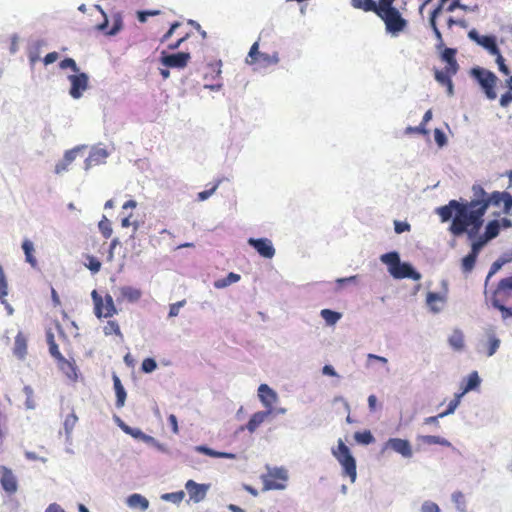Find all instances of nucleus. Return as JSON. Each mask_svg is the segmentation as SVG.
Segmentation results:
<instances>
[{
  "instance_id": "nucleus-1",
  "label": "nucleus",
  "mask_w": 512,
  "mask_h": 512,
  "mask_svg": "<svg viewBox=\"0 0 512 512\" xmlns=\"http://www.w3.org/2000/svg\"><path fill=\"white\" fill-rule=\"evenodd\" d=\"M486 211L487 204L463 199L450 200L448 204L436 209L441 222L451 221L448 228L451 235L459 237L467 234L469 239L474 238L481 230Z\"/></svg>"
},
{
  "instance_id": "nucleus-2",
  "label": "nucleus",
  "mask_w": 512,
  "mask_h": 512,
  "mask_svg": "<svg viewBox=\"0 0 512 512\" xmlns=\"http://www.w3.org/2000/svg\"><path fill=\"white\" fill-rule=\"evenodd\" d=\"M351 5L355 9L374 13L383 21L385 31L392 36H398L408 27L405 18L408 0H351Z\"/></svg>"
},
{
  "instance_id": "nucleus-3",
  "label": "nucleus",
  "mask_w": 512,
  "mask_h": 512,
  "mask_svg": "<svg viewBox=\"0 0 512 512\" xmlns=\"http://www.w3.org/2000/svg\"><path fill=\"white\" fill-rule=\"evenodd\" d=\"M332 453L341 464L343 475L348 476L352 483L355 482L357 477L356 460L342 439L338 440L337 448L333 449Z\"/></svg>"
},
{
  "instance_id": "nucleus-4",
  "label": "nucleus",
  "mask_w": 512,
  "mask_h": 512,
  "mask_svg": "<svg viewBox=\"0 0 512 512\" xmlns=\"http://www.w3.org/2000/svg\"><path fill=\"white\" fill-rule=\"evenodd\" d=\"M279 61L278 51H273L271 53L259 51V41L253 43L246 58L247 64L258 65L262 68L277 65Z\"/></svg>"
},
{
  "instance_id": "nucleus-5",
  "label": "nucleus",
  "mask_w": 512,
  "mask_h": 512,
  "mask_svg": "<svg viewBox=\"0 0 512 512\" xmlns=\"http://www.w3.org/2000/svg\"><path fill=\"white\" fill-rule=\"evenodd\" d=\"M471 74L480 84L486 97L489 100L496 99L497 94L495 87L498 81L497 76L493 72L483 68H474L472 69Z\"/></svg>"
},
{
  "instance_id": "nucleus-6",
  "label": "nucleus",
  "mask_w": 512,
  "mask_h": 512,
  "mask_svg": "<svg viewBox=\"0 0 512 512\" xmlns=\"http://www.w3.org/2000/svg\"><path fill=\"white\" fill-rule=\"evenodd\" d=\"M263 482V490H282L286 487L288 475L283 468L269 469L266 474L261 476Z\"/></svg>"
},
{
  "instance_id": "nucleus-7",
  "label": "nucleus",
  "mask_w": 512,
  "mask_h": 512,
  "mask_svg": "<svg viewBox=\"0 0 512 512\" xmlns=\"http://www.w3.org/2000/svg\"><path fill=\"white\" fill-rule=\"evenodd\" d=\"M91 297L94 302V313L98 318H110L117 313L114 301L111 295L106 294L102 297L96 290H93Z\"/></svg>"
},
{
  "instance_id": "nucleus-8",
  "label": "nucleus",
  "mask_w": 512,
  "mask_h": 512,
  "mask_svg": "<svg viewBox=\"0 0 512 512\" xmlns=\"http://www.w3.org/2000/svg\"><path fill=\"white\" fill-rule=\"evenodd\" d=\"M221 67V60H217L206 65L203 76L204 80L206 81L204 84L205 88L212 91H218L222 88V83L220 82L222 73Z\"/></svg>"
},
{
  "instance_id": "nucleus-9",
  "label": "nucleus",
  "mask_w": 512,
  "mask_h": 512,
  "mask_svg": "<svg viewBox=\"0 0 512 512\" xmlns=\"http://www.w3.org/2000/svg\"><path fill=\"white\" fill-rule=\"evenodd\" d=\"M190 59L191 55L188 52H178L175 54L162 52L161 63L167 68L183 69L188 65Z\"/></svg>"
},
{
  "instance_id": "nucleus-10",
  "label": "nucleus",
  "mask_w": 512,
  "mask_h": 512,
  "mask_svg": "<svg viewBox=\"0 0 512 512\" xmlns=\"http://www.w3.org/2000/svg\"><path fill=\"white\" fill-rule=\"evenodd\" d=\"M68 80L71 84L69 94L74 99H79L88 88V76L86 73L69 75Z\"/></svg>"
},
{
  "instance_id": "nucleus-11",
  "label": "nucleus",
  "mask_w": 512,
  "mask_h": 512,
  "mask_svg": "<svg viewBox=\"0 0 512 512\" xmlns=\"http://www.w3.org/2000/svg\"><path fill=\"white\" fill-rule=\"evenodd\" d=\"M0 483L8 494H14L18 489L17 479L12 470L6 466L0 467Z\"/></svg>"
},
{
  "instance_id": "nucleus-12",
  "label": "nucleus",
  "mask_w": 512,
  "mask_h": 512,
  "mask_svg": "<svg viewBox=\"0 0 512 512\" xmlns=\"http://www.w3.org/2000/svg\"><path fill=\"white\" fill-rule=\"evenodd\" d=\"M249 245H251L262 257L264 258H272L275 255V249L272 245V242L266 238L254 239L250 238L248 240Z\"/></svg>"
},
{
  "instance_id": "nucleus-13",
  "label": "nucleus",
  "mask_w": 512,
  "mask_h": 512,
  "mask_svg": "<svg viewBox=\"0 0 512 512\" xmlns=\"http://www.w3.org/2000/svg\"><path fill=\"white\" fill-rule=\"evenodd\" d=\"M458 71L449 70L448 68H444L443 70L435 69L434 77L435 80L442 86L447 88L448 95L452 96L454 93V87L452 82V77L457 74Z\"/></svg>"
},
{
  "instance_id": "nucleus-14",
  "label": "nucleus",
  "mask_w": 512,
  "mask_h": 512,
  "mask_svg": "<svg viewBox=\"0 0 512 512\" xmlns=\"http://www.w3.org/2000/svg\"><path fill=\"white\" fill-rule=\"evenodd\" d=\"M185 488L190 499L198 503L206 497L209 486L205 484H198L193 480H188L185 484Z\"/></svg>"
},
{
  "instance_id": "nucleus-15",
  "label": "nucleus",
  "mask_w": 512,
  "mask_h": 512,
  "mask_svg": "<svg viewBox=\"0 0 512 512\" xmlns=\"http://www.w3.org/2000/svg\"><path fill=\"white\" fill-rule=\"evenodd\" d=\"M258 397L267 411H272L274 404L277 402V394L267 384H261L258 388Z\"/></svg>"
},
{
  "instance_id": "nucleus-16",
  "label": "nucleus",
  "mask_w": 512,
  "mask_h": 512,
  "mask_svg": "<svg viewBox=\"0 0 512 512\" xmlns=\"http://www.w3.org/2000/svg\"><path fill=\"white\" fill-rule=\"evenodd\" d=\"M390 273L396 279L411 278L414 280H419L421 277L420 274L416 272L410 264L401 262L392 268Z\"/></svg>"
},
{
  "instance_id": "nucleus-17",
  "label": "nucleus",
  "mask_w": 512,
  "mask_h": 512,
  "mask_svg": "<svg viewBox=\"0 0 512 512\" xmlns=\"http://www.w3.org/2000/svg\"><path fill=\"white\" fill-rule=\"evenodd\" d=\"M491 205L503 207L505 213H509L512 209V196L508 192L494 191L490 194Z\"/></svg>"
},
{
  "instance_id": "nucleus-18",
  "label": "nucleus",
  "mask_w": 512,
  "mask_h": 512,
  "mask_svg": "<svg viewBox=\"0 0 512 512\" xmlns=\"http://www.w3.org/2000/svg\"><path fill=\"white\" fill-rule=\"evenodd\" d=\"M386 446L401 454L403 457H412V448L408 440L401 438H390L387 441Z\"/></svg>"
},
{
  "instance_id": "nucleus-19",
  "label": "nucleus",
  "mask_w": 512,
  "mask_h": 512,
  "mask_svg": "<svg viewBox=\"0 0 512 512\" xmlns=\"http://www.w3.org/2000/svg\"><path fill=\"white\" fill-rule=\"evenodd\" d=\"M80 151L79 147H75L73 149L67 150L64 153L63 158L56 163L55 165V173L61 174L68 170L70 164L75 160L77 153Z\"/></svg>"
},
{
  "instance_id": "nucleus-20",
  "label": "nucleus",
  "mask_w": 512,
  "mask_h": 512,
  "mask_svg": "<svg viewBox=\"0 0 512 512\" xmlns=\"http://www.w3.org/2000/svg\"><path fill=\"white\" fill-rule=\"evenodd\" d=\"M441 14V8H435L429 16V24L430 27L436 37L437 43H436V49L441 50L444 47V41L442 37V33L439 30L437 26V17Z\"/></svg>"
},
{
  "instance_id": "nucleus-21",
  "label": "nucleus",
  "mask_w": 512,
  "mask_h": 512,
  "mask_svg": "<svg viewBox=\"0 0 512 512\" xmlns=\"http://www.w3.org/2000/svg\"><path fill=\"white\" fill-rule=\"evenodd\" d=\"M457 50L454 48L443 47L441 49L440 58L443 62L446 63L444 68H448L449 70L458 71L459 65L456 60Z\"/></svg>"
},
{
  "instance_id": "nucleus-22",
  "label": "nucleus",
  "mask_w": 512,
  "mask_h": 512,
  "mask_svg": "<svg viewBox=\"0 0 512 512\" xmlns=\"http://www.w3.org/2000/svg\"><path fill=\"white\" fill-rule=\"evenodd\" d=\"M7 295H8V283L7 279L3 270V267L0 265V302L2 305H4L7 313L9 315H12L14 312V309L7 301Z\"/></svg>"
},
{
  "instance_id": "nucleus-23",
  "label": "nucleus",
  "mask_w": 512,
  "mask_h": 512,
  "mask_svg": "<svg viewBox=\"0 0 512 512\" xmlns=\"http://www.w3.org/2000/svg\"><path fill=\"white\" fill-rule=\"evenodd\" d=\"M119 297L117 299L118 302L128 301V302H137L141 298V291L137 288L131 286H123L119 288Z\"/></svg>"
},
{
  "instance_id": "nucleus-24",
  "label": "nucleus",
  "mask_w": 512,
  "mask_h": 512,
  "mask_svg": "<svg viewBox=\"0 0 512 512\" xmlns=\"http://www.w3.org/2000/svg\"><path fill=\"white\" fill-rule=\"evenodd\" d=\"M27 338L23 332H18L15 336L13 354L19 358L24 359L27 354Z\"/></svg>"
},
{
  "instance_id": "nucleus-25",
  "label": "nucleus",
  "mask_w": 512,
  "mask_h": 512,
  "mask_svg": "<svg viewBox=\"0 0 512 512\" xmlns=\"http://www.w3.org/2000/svg\"><path fill=\"white\" fill-rule=\"evenodd\" d=\"M270 411H259L254 413L246 424V429L253 433L256 429L267 419L270 415Z\"/></svg>"
},
{
  "instance_id": "nucleus-26",
  "label": "nucleus",
  "mask_w": 512,
  "mask_h": 512,
  "mask_svg": "<svg viewBox=\"0 0 512 512\" xmlns=\"http://www.w3.org/2000/svg\"><path fill=\"white\" fill-rule=\"evenodd\" d=\"M195 450L200 453H203L207 456L214 457V458H226V459H235L236 458V455L233 453L215 451V450H213L207 446H204V445L196 446Z\"/></svg>"
},
{
  "instance_id": "nucleus-27",
  "label": "nucleus",
  "mask_w": 512,
  "mask_h": 512,
  "mask_svg": "<svg viewBox=\"0 0 512 512\" xmlns=\"http://www.w3.org/2000/svg\"><path fill=\"white\" fill-rule=\"evenodd\" d=\"M113 383H114V389H115V393H116V406L118 408H121L125 404L126 391H125L123 385L121 384V381L118 376H116V375L113 376Z\"/></svg>"
},
{
  "instance_id": "nucleus-28",
  "label": "nucleus",
  "mask_w": 512,
  "mask_h": 512,
  "mask_svg": "<svg viewBox=\"0 0 512 512\" xmlns=\"http://www.w3.org/2000/svg\"><path fill=\"white\" fill-rule=\"evenodd\" d=\"M472 192L474 198L471 201H479L482 204H487V208L491 205L490 194H488L480 184H474L472 186Z\"/></svg>"
},
{
  "instance_id": "nucleus-29",
  "label": "nucleus",
  "mask_w": 512,
  "mask_h": 512,
  "mask_svg": "<svg viewBox=\"0 0 512 512\" xmlns=\"http://www.w3.org/2000/svg\"><path fill=\"white\" fill-rule=\"evenodd\" d=\"M478 45L485 48L491 55L498 54V52L500 51L496 43V38L494 36H482L481 40L478 41Z\"/></svg>"
},
{
  "instance_id": "nucleus-30",
  "label": "nucleus",
  "mask_w": 512,
  "mask_h": 512,
  "mask_svg": "<svg viewBox=\"0 0 512 512\" xmlns=\"http://www.w3.org/2000/svg\"><path fill=\"white\" fill-rule=\"evenodd\" d=\"M59 368L72 380L77 379V369L73 362L67 360L65 357H62V360H58Z\"/></svg>"
},
{
  "instance_id": "nucleus-31",
  "label": "nucleus",
  "mask_w": 512,
  "mask_h": 512,
  "mask_svg": "<svg viewBox=\"0 0 512 512\" xmlns=\"http://www.w3.org/2000/svg\"><path fill=\"white\" fill-rule=\"evenodd\" d=\"M127 504L132 508L139 507L141 510H146L149 507V501L141 494H132L127 499Z\"/></svg>"
},
{
  "instance_id": "nucleus-32",
  "label": "nucleus",
  "mask_w": 512,
  "mask_h": 512,
  "mask_svg": "<svg viewBox=\"0 0 512 512\" xmlns=\"http://www.w3.org/2000/svg\"><path fill=\"white\" fill-rule=\"evenodd\" d=\"M46 341L49 347V353L53 358H55L57 361L62 360V357H64L60 350L58 345L55 342L54 334L52 331H47L46 333Z\"/></svg>"
},
{
  "instance_id": "nucleus-33",
  "label": "nucleus",
  "mask_w": 512,
  "mask_h": 512,
  "mask_svg": "<svg viewBox=\"0 0 512 512\" xmlns=\"http://www.w3.org/2000/svg\"><path fill=\"white\" fill-rule=\"evenodd\" d=\"M448 342L454 350H462L464 348V335L461 330H454L450 335Z\"/></svg>"
},
{
  "instance_id": "nucleus-34",
  "label": "nucleus",
  "mask_w": 512,
  "mask_h": 512,
  "mask_svg": "<svg viewBox=\"0 0 512 512\" xmlns=\"http://www.w3.org/2000/svg\"><path fill=\"white\" fill-rule=\"evenodd\" d=\"M22 249L24 251L26 261L32 267H36L37 266V260H36V258L33 255V253H34L33 243L30 240L25 239L23 241V243H22Z\"/></svg>"
},
{
  "instance_id": "nucleus-35",
  "label": "nucleus",
  "mask_w": 512,
  "mask_h": 512,
  "mask_svg": "<svg viewBox=\"0 0 512 512\" xmlns=\"http://www.w3.org/2000/svg\"><path fill=\"white\" fill-rule=\"evenodd\" d=\"M480 382H481V380L476 371L470 373L466 384L464 386H462V388H461V393H463L465 395L469 391L476 389L480 385Z\"/></svg>"
},
{
  "instance_id": "nucleus-36",
  "label": "nucleus",
  "mask_w": 512,
  "mask_h": 512,
  "mask_svg": "<svg viewBox=\"0 0 512 512\" xmlns=\"http://www.w3.org/2000/svg\"><path fill=\"white\" fill-rule=\"evenodd\" d=\"M420 440L424 444H427V445H436L437 444V445H441L444 447L451 446V443L447 439L440 437V436H436V435H424V436L420 437Z\"/></svg>"
},
{
  "instance_id": "nucleus-37",
  "label": "nucleus",
  "mask_w": 512,
  "mask_h": 512,
  "mask_svg": "<svg viewBox=\"0 0 512 512\" xmlns=\"http://www.w3.org/2000/svg\"><path fill=\"white\" fill-rule=\"evenodd\" d=\"M500 231V225L497 220H492L486 225L485 232L483 234L484 241H489L498 236Z\"/></svg>"
},
{
  "instance_id": "nucleus-38",
  "label": "nucleus",
  "mask_w": 512,
  "mask_h": 512,
  "mask_svg": "<svg viewBox=\"0 0 512 512\" xmlns=\"http://www.w3.org/2000/svg\"><path fill=\"white\" fill-rule=\"evenodd\" d=\"M443 302H444L443 296H441L440 294L435 293V292H428L427 297H426V303L433 312H439L440 307L437 306V303H443Z\"/></svg>"
},
{
  "instance_id": "nucleus-39",
  "label": "nucleus",
  "mask_w": 512,
  "mask_h": 512,
  "mask_svg": "<svg viewBox=\"0 0 512 512\" xmlns=\"http://www.w3.org/2000/svg\"><path fill=\"white\" fill-rule=\"evenodd\" d=\"M477 256L474 255V253H469L466 255L461 262V269L463 273H470L476 264Z\"/></svg>"
},
{
  "instance_id": "nucleus-40",
  "label": "nucleus",
  "mask_w": 512,
  "mask_h": 512,
  "mask_svg": "<svg viewBox=\"0 0 512 512\" xmlns=\"http://www.w3.org/2000/svg\"><path fill=\"white\" fill-rule=\"evenodd\" d=\"M354 439L357 443L363 445H369L375 441L374 436L369 430H364L362 432H356L354 434Z\"/></svg>"
},
{
  "instance_id": "nucleus-41",
  "label": "nucleus",
  "mask_w": 512,
  "mask_h": 512,
  "mask_svg": "<svg viewBox=\"0 0 512 512\" xmlns=\"http://www.w3.org/2000/svg\"><path fill=\"white\" fill-rule=\"evenodd\" d=\"M382 262L389 266V272L392 268L400 263V258L397 252H389L381 256Z\"/></svg>"
},
{
  "instance_id": "nucleus-42",
  "label": "nucleus",
  "mask_w": 512,
  "mask_h": 512,
  "mask_svg": "<svg viewBox=\"0 0 512 512\" xmlns=\"http://www.w3.org/2000/svg\"><path fill=\"white\" fill-rule=\"evenodd\" d=\"M98 228L104 238L108 239L112 236L113 230L111 222L106 216H103V218L100 220L98 223Z\"/></svg>"
},
{
  "instance_id": "nucleus-43",
  "label": "nucleus",
  "mask_w": 512,
  "mask_h": 512,
  "mask_svg": "<svg viewBox=\"0 0 512 512\" xmlns=\"http://www.w3.org/2000/svg\"><path fill=\"white\" fill-rule=\"evenodd\" d=\"M463 396H464V394L461 393V392L455 394L454 399H452L449 402L447 409L445 411L441 412L440 416H447V415H450V414L454 413L456 408L459 406L461 398Z\"/></svg>"
},
{
  "instance_id": "nucleus-44",
  "label": "nucleus",
  "mask_w": 512,
  "mask_h": 512,
  "mask_svg": "<svg viewBox=\"0 0 512 512\" xmlns=\"http://www.w3.org/2000/svg\"><path fill=\"white\" fill-rule=\"evenodd\" d=\"M86 262L84 263L93 274L98 273L101 269V262L92 255L85 256Z\"/></svg>"
},
{
  "instance_id": "nucleus-45",
  "label": "nucleus",
  "mask_w": 512,
  "mask_h": 512,
  "mask_svg": "<svg viewBox=\"0 0 512 512\" xmlns=\"http://www.w3.org/2000/svg\"><path fill=\"white\" fill-rule=\"evenodd\" d=\"M321 316L329 325L335 324L341 318L340 313L332 311L330 309H323L321 311Z\"/></svg>"
},
{
  "instance_id": "nucleus-46",
  "label": "nucleus",
  "mask_w": 512,
  "mask_h": 512,
  "mask_svg": "<svg viewBox=\"0 0 512 512\" xmlns=\"http://www.w3.org/2000/svg\"><path fill=\"white\" fill-rule=\"evenodd\" d=\"M105 335H112L115 334L119 336L120 338L123 337L120 327L116 321L110 320L106 323V325L103 328Z\"/></svg>"
},
{
  "instance_id": "nucleus-47",
  "label": "nucleus",
  "mask_w": 512,
  "mask_h": 512,
  "mask_svg": "<svg viewBox=\"0 0 512 512\" xmlns=\"http://www.w3.org/2000/svg\"><path fill=\"white\" fill-rule=\"evenodd\" d=\"M240 280V275L239 274H236V273H233V272H230L226 278L224 279H221V280H218L216 283H215V286L217 288H224L232 283H236Z\"/></svg>"
},
{
  "instance_id": "nucleus-48",
  "label": "nucleus",
  "mask_w": 512,
  "mask_h": 512,
  "mask_svg": "<svg viewBox=\"0 0 512 512\" xmlns=\"http://www.w3.org/2000/svg\"><path fill=\"white\" fill-rule=\"evenodd\" d=\"M24 394L26 396L25 405L28 409H34L36 407V400L34 396L33 389L30 386H25Z\"/></svg>"
},
{
  "instance_id": "nucleus-49",
  "label": "nucleus",
  "mask_w": 512,
  "mask_h": 512,
  "mask_svg": "<svg viewBox=\"0 0 512 512\" xmlns=\"http://www.w3.org/2000/svg\"><path fill=\"white\" fill-rule=\"evenodd\" d=\"M107 25L108 22L107 20H105L102 24L98 26V28L102 31H105L108 35H115L121 29L122 21L120 18H117L113 24V27L108 31H106Z\"/></svg>"
},
{
  "instance_id": "nucleus-50",
  "label": "nucleus",
  "mask_w": 512,
  "mask_h": 512,
  "mask_svg": "<svg viewBox=\"0 0 512 512\" xmlns=\"http://www.w3.org/2000/svg\"><path fill=\"white\" fill-rule=\"evenodd\" d=\"M499 346L500 340L494 334H491L487 342V356H492L498 350Z\"/></svg>"
},
{
  "instance_id": "nucleus-51",
  "label": "nucleus",
  "mask_w": 512,
  "mask_h": 512,
  "mask_svg": "<svg viewBox=\"0 0 512 512\" xmlns=\"http://www.w3.org/2000/svg\"><path fill=\"white\" fill-rule=\"evenodd\" d=\"M492 304H493V306L496 309L501 311L503 319H507L508 317H512V309L504 306L503 304H501V302L498 299L493 298L492 299Z\"/></svg>"
},
{
  "instance_id": "nucleus-52",
  "label": "nucleus",
  "mask_w": 512,
  "mask_h": 512,
  "mask_svg": "<svg viewBox=\"0 0 512 512\" xmlns=\"http://www.w3.org/2000/svg\"><path fill=\"white\" fill-rule=\"evenodd\" d=\"M452 500L456 504L457 508L461 511H465V497L464 494L460 491H456L452 494Z\"/></svg>"
},
{
  "instance_id": "nucleus-53",
  "label": "nucleus",
  "mask_w": 512,
  "mask_h": 512,
  "mask_svg": "<svg viewBox=\"0 0 512 512\" xmlns=\"http://www.w3.org/2000/svg\"><path fill=\"white\" fill-rule=\"evenodd\" d=\"M78 421V417L74 412L67 415L64 421V428L67 433L71 432Z\"/></svg>"
},
{
  "instance_id": "nucleus-54",
  "label": "nucleus",
  "mask_w": 512,
  "mask_h": 512,
  "mask_svg": "<svg viewBox=\"0 0 512 512\" xmlns=\"http://www.w3.org/2000/svg\"><path fill=\"white\" fill-rule=\"evenodd\" d=\"M59 67L61 69H67V68H70L73 72L77 73L79 72V68L75 62L74 59L72 58H65L64 60H62L60 63H59Z\"/></svg>"
},
{
  "instance_id": "nucleus-55",
  "label": "nucleus",
  "mask_w": 512,
  "mask_h": 512,
  "mask_svg": "<svg viewBox=\"0 0 512 512\" xmlns=\"http://www.w3.org/2000/svg\"><path fill=\"white\" fill-rule=\"evenodd\" d=\"M181 26V23L179 21H175L170 25L169 30L160 38L161 43H165L168 41V39L176 33L177 29Z\"/></svg>"
},
{
  "instance_id": "nucleus-56",
  "label": "nucleus",
  "mask_w": 512,
  "mask_h": 512,
  "mask_svg": "<svg viewBox=\"0 0 512 512\" xmlns=\"http://www.w3.org/2000/svg\"><path fill=\"white\" fill-rule=\"evenodd\" d=\"M219 184L220 181H217L210 189L199 192L197 195V199L199 201H205L206 199H208L216 191Z\"/></svg>"
},
{
  "instance_id": "nucleus-57",
  "label": "nucleus",
  "mask_w": 512,
  "mask_h": 512,
  "mask_svg": "<svg viewBox=\"0 0 512 512\" xmlns=\"http://www.w3.org/2000/svg\"><path fill=\"white\" fill-rule=\"evenodd\" d=\"M157 367L156 361L153 358H146L143 360L141 368L144 372L150 373Z\"/></svg>"
},
{
  "instance_id": "nucleus-58",
  "label": "nucleus",
  "mask_w": 512,
  "mask_h": 512,
  "mask_svg": "<svg viewBox=\"0 0 512 512\" xmlns=\"http://www.w3.org/2000/svg\"><path fill=\"white\" fill-rule=\"evenodd\" d=\"M498 291L512 292V276L502 279L497 288Z\"/></svg>"
},
{
  "instance_id": "nucleus-59",
  "label": "nucleus",
  "mask_w": 512,
  "mask_h": 512,
  "mask_svg": "<svg viewBox=\"0 0 512 512\" xmlns=\"http://www.w3.org/2000/svg\"><path fill=\"white\" fill-rule=\"evenodd\" d=\"M159 10H146V11H138L137 18L141 23H144L147 21V18L149 16H156L159 15Z\"/></svg>"
},
{
  "instance_id": "nucleus-60",
  "label": "nucleus",
  "mask_w": 512,
  "mask_h": 512,
  "mask_svg": "<svg viewBox=\"0 0 512 512\" xmlns=\"http://www.w3.org/2000/svg\"><path fill=\"white\" fill-rule=\"evenodd\" d=\"M494 56H496V63L498 64L499 70L503 74L508 75L510 73V70L507 67V65L505 64V60H504L503 56L501 55V52L499 51L498 54H495Z\"/></svg>"
},
{
  "instance_id": "nucleus-61",
  "label": "nucleus",
  "mask_w": 512,
  "mask_h": 512,
  "mask_svg": "<svg viewBox=\"0 0 512 512\" xmlns=\"http://www.w3.org/2000/svg\"><path fill=\"white\" fill-rule=\"evenodd\" d=\"M411 226L407 222L394 221V230L397 234L410 231Z\"/></svg>"
},
{
  "instance_id": "nucleus-62",
  "label": "nucleus",
  "mask_w": 512,
  "mask_h": 512,
  "mask_svg": "<svg viewBox=\"0 0 512 512\" xmlns=\"http://www.w3.org/2000/svg\"><path fill=\"white\" fill-rule=\"evenodd\" d=\"M189 36H190V34H189V33H186V34H184V35H181V36L178 38V40H177V41L172 42V43H169V44H168V46H167V48H168L169 50H176V49H178V48L182 45V43H184V42L189 38Z\"/></svg>"
},
{
  "instance_id": "nucleus-63",
  "label": "nucleus",
  "mask_w": 512,
  "mask_h": 512,
  "mask_svg": "<svg viewBox=\"0 0 512 512\" xmlns=\"http://www.w3.org/2000/svg\"><path fill=\"white\" fill-rule=\"evenodd\" d=\"M421 511L422 512H440V509L436 503L427 501L422 505Z\"/></svg>"
},
{
  "instance_id": "nucleus-64",
  "label": "nucleus",
  "mask_w": 512,
  "mask_h": 512,
  "mask_svg": "<svg viewBox=\"0 0 512 512\" xmlns=\"http://www.w3.org/2000/svg\"><path fill=\"white\" fill-rule=\"evenodd\" d=\"M499 102L502 107H508L512 102V91L508 90L502 94Z\"/></svg>"
}]
</instances>
